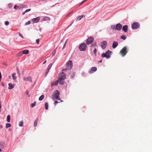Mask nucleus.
Returning a JSON list of instances; mask_svg holds the SVG:
<instances>
[{
  "mask_svg": "<svg viewBox=\"0 0 152 152\" xmlns=\"http://www.w3.org/2000/svg\"><path fill=\"white\" fill-rule=\"evenodd\" d=\"M93 52L95 54V56H96V48H95L93 50Z\"/></svg>",
  "mask_w": 152,
  "mask_h": 152,
  "instance_id": "35",
  "label": "nucleus"
},
{
  "mask_svg": "<svg viewBox=\"0 0 152 152\" xmlns=\"http://www.w3.org/2000/svg\"><path fill=\"white\" fill-rule=\"evenodd\" d=\"M15 75H16V74L14 73L12 74V75L13 79L14 80H16L17 79V77L16 76H15Z\"/></svg>",
  "mask_w": 152,
  "mask_h": 152,
  "instance_id": "21",
  "label": "nucleus"
},
{
  "mask_svg": "<svg viewBox=\"0 0 152 152\" xmlns=\"http://www.w3.org/2000/svg\"><path fill=\"white\" fill-rule=\"evenodd\" d=\"M48 70H47V69H46V74H45V75H46L48 73Z\"/></svg>",
  "mask_w": 152,
  "mask_h": 152,
  "instance_id": "46",
  "label": "nucleus"
},
{
  "mask_svg": "<svg viewBox=\"0 0 152 152\" xmlns=\"http://www.w3.org/2000/svg\"><path fill=\"white\" fill-rule=\"evenodd\" d=\"M59 92L58 90H56V92L55 93L54 97L56 99L60 101V102H62V101L60 99V97L59 96Z\"/></svg>",
  "mask_w": 152,
  "mask_h": 152,
  "instance_id": "8",
  "label": "nucleus"
},
{
  "mask_svg": "<svg viewBox=\"0 0 152 152\" xmlns=\"http://www.w3.org/2000/svg\"><path fill=\"white\" fill-rule=\"evenodd\" d=\"M111 52L108 50L105 53H102L101 55L102 57L103 58L105 57L107 59H108L110 58V54Z\"/></svg>",
  "mask_w": 152,
  "mask_h": 152,
  "instance_id": "4",
  "label": "nucleus"
},
{
  "mask_svg": "<svg viewBox=\"0 0 152 152\" xmlns=\"http://www.w3.org/2000/svg\"><path fill=\"white\" fill-rule=\"evenodd\" d=\"M1 151V149H0V152Z\"/></svg>",
  "mask_w": 152,
  "mask_h": 152,
  "instance_id": "53",
  "label": "nucleus"
},
{
  "mask_svg": "<svg viewBox=\"0 0 152 152\" xmlns=\"http://www.w3.org/2000/svg\"><path fill=\"white\" fill-rule=\"evenodd\" d=\"M94 46H93V44H92V45H91V47H94Z\"/></svg>",
  "mask_w": 152,
  "mask_h": 152,
  "instance_id": "52",
  "label": "nucleus"
},
{
  "mask_svg": "<svg viewBox=\"0 0 152 152\" xmlns=\"http://www.w3.org/2000/svg\"><path fill=\"white\" fill-rule=\"evenodd\" d=\"M46 61H45L43 63V64H45V63H46Z\"/></svg>",
  "mask_w": 152,
  "mask_h": 152,
  "instance_id": "47",
  "label": "nucleus"
},
{
  "mask_svg": "<svg viewBox=\"0 0 152 152\" xmlns=\"http://www.w3.org/2000/svg\"><path fill=\"white\" fill-rule=\"evenodd\" d=\"M29 50H23L22 52L23 53V54H28L29 53Z\"/></svg>",
  "mask_w": 152,
  "mask_h": 152,
  "instance_id": "19",
  "label": "nucleus"
},
{
  "mask_svg": "<svg viewBox=\"0 0 152 152\" xmlns=\"http://www.w3.org/2000/svg\"><path fill=\"white\" fill-rule=\"evenodd\" d=\"M39 17H37L36 18H34L32 19V21L34 23H37L39 22Z\"/></svg>",
  "mask_w": 152,
  "mask_h": 152,
  "instance_id": "14",
  "label": "nucleus"
},
{
  "mask_svg": "<svg viewBox=\"0 0 152 152\" xmlns=\"http://www.w3.org/2000/svg\"><path fill=\"white\" fill-rule=\"evenodd\" d=\"M102 60H101L99 61H98V62L99 63V62H100V63H102Z\"/></svg>",
  "mask_w": 152,
  "mask_h": 152,
  "instance_id": "49",
  "label": "nucleus"
},
{
  "mask_svg": "<svg viewBox=\"0 0 152 152\" xmlns=\"http://www.w3.org/2000/svg\"><path fill=\"white\" fill-rule=\"evenodd\" d=\"M9 89H12L14 87V86L11 83H9Z\"/></svg>",
  "mask_w": 152,
  "mask_h": 152,
  "instance_id": "18",
  "label": "nucleus"
},
{
  "mask_svg": "<svg viewBox=\"0 0 152 152\" xmlns=\"http://www.w3.org/2000/svg\"><path fill=\"white\" fill-rule=\"evenodd\" d=\"M38 121V118L36 119L34 123V126L35 127L37 126V122Z\"/></svg>",
  "mask_w": 152,
  "mask_h": 152,
  "instance_id": "26",
  "label": "nucleus"
},
{
  "mask_svg": "<svg viewBox=\"0 0 152 152\" xmlns=\"http://www.w3.org/2000/svg\"><path fill=\"white\" fill-rule=\"evenodd\" d=\"M11 126V125L10 123H7L6 124V128H8L9 127H10Z\"/></svg>",
  "mask_w": 152,
  "mask_h": 152,
  "instance_id": "29",
  "label": "nucleus"
},
{
  "mask_svg": "<svg viewBox=\"0 0 152 152\" xmlns=\"http://www.w3.org/2000/svg\"><path fill=\"white\" fill-rule=\"evenodd\" d=\"M128 26L127 25L124 26L122 27L123 30L125 32H127L128 31Z\"/></svg>",
  "mask_w": 152,
  "mask_h": 152,
  "instance_id": "15",
  "label": "nucleus"
},
{
  "mask_svg": "<svg viewBox=\"0 0 152 152\" xmlns=\"http://www.w3.org/2000/svg\"><path fill=\"white\" fill-rule=\"evenodd\" d=\"M26 95L28 96V97L30 96V95L29 94V92L28 91H26Z\"/></svg>",
  "mask_w": 152,
  "mask_h": 152,
  "instance_id": "43",
  "label": "nucleus"
},
{
  "mask_svg": "<svg viewBox=\"0 0 152 152\" xmlns=\"http://www.w3.org/2000/svg\"><path fill=\"white\" fill-rule=\"evenodd\" d=\"M10 115H8L7 116V121L8 122H9L10 121Z\"/></svg>",
  "mask_w": 152,
  "mask_h": 152,
  "instance_id": "24",
  "label": "nucleus"
},
{
  "mask_svg": "<svg viewBox=\"0 0 152 152\" xmlns=\"http://www.w3.org/2000/svg\"><path fill=\"white\" fill-rule=\"evenodd\" d=\"M36 102H35L34 103L31 104V107H33L35 105Z\"/></svg>",
  "mask_w": 152,
  "mask_h": 152,
  "instance_id": "33",
  "label": "nucleus"
},
{
  "mask_svg": "<svg viewBox=\"0 0 152 152\" xmlns=\"http://www.w3.org/2000/svg\"><path fill=\"white\" fill-rule=\"evenodd\" d=\"M66 74L64 72L60 73L59 75L58 81L59 83L61 85H63L64 82V80L66 78Z\"/></svg>",
  "mask_w": 152,
  "mask_h": 152,
  "instance_id": "1",
  "label": "nucleus"
},
{
  "mask_svg": "<svg viewBox=\"0 0 152 152\" xmlns=\"http://www.w3.org/2000/svg\"><path fill=\"white\" fill-rule=\"evenodd\" d=\"M25 13H26V12H25V11L24 12H23V13L22 15H24Z\"/></svg>",
  "mask_w": 152,
  "mask_h": 152,
  "instance_id": "50",
  "label": "nucleus"
},
{
  "mask_svg": "<svg viewBox=\"0 0 152 152\" xmlns=\"http://www.w3.org/2000/svg\"><path fill=\"white\" fill-rule=\"evenodd\" d=\"M28 7L26 5H24V7Z\"/></svg>",
  "mask_w": 152,
  "mask_h": 152,
  "instance_id": "48",
  "label": "nucleus"
},
{
  "mask_svg": "<svg viewBox=\"0 0 152 152\" xmlns=\"http://www.w3.org/2000/svg\"><path fill=\"white\" fill-rule=\"evenodd\" d=\"M48 104L47 102H46L45 104V109L46 110H47L48 109Z\"/></svg>",
  "mask_w": 152,
  "mask_h": 152,
  "instance_id": "27",
  "label": "nucleus"
},
{
  "mask_svg": "<svg viewBox=\"0 0 152 152\" xmlns=\"http://www.w3.org/2000/svg\"><path fill=\"white\" fill-rule=\"evenodd\" d=\"M97 68L96 67H93L91 68L90 70L88 72L89 73H92L96 71L97 70Z\"/></svg>",
  "mask_w": 152,
  "mask_h": 152,
  "instance_id": "11",
  "label": "nucleus"
},
{
  "mask_svg": "<svg viewBox=\"0 0 152 152\" xmlns=\"http://www.w3.org/2000/svg\"><path fill=\"white\" fill-rule=\"evenodd\" d=\"M23 121H20L19 122V125L20 126H22L23 125Z\"/></svg>",
  "mask_w": 152,
  "mask_h": 152,
  "instance_id": "28",
  "label": "nucleus"
},
{
  "mask_svg": "<svg viewBox=\"0 0 152 152\" xmlns=\"http://www.w3.org/2000/svg\"><path fill=\"white\" fill-rule=\"evenodd\" d=\"M23 53L22 51H20L17 54V56H21L23 55Z\"/></svg>",
  "mask_w": 152,
  "mask_h": 152,
  "instance_id": "23",
  "label": "nucleus"
},
{
  "mask_svg": "<svg viewBox=\"0 0 152 152\" xmlns=\"http://www.w3.org/2000/svg\"><path fill=\"white\" fill-rule=\"evenodd\" d=\"M122 28V26L121 24L119 23L116 25V30L120 31L121 29Z\"/></svg>",
  "mask_w": 152,
  "mask_h": 152,
  "instance_id": "12",
  "label": "nucleus"
},
{
  "mask_svg": "<svg viewBox=\"0 0 152 152\" xmlns=\"http://www.w3.org/2000/svg\"><path fill=\"white\" fill-rule=\"evenodd\" d=\"M8 7H9V8H10L11 7H12V4H9Z\"/></svg>",
  "mask_w": 152,
  "mask_h": 152,
  "instance_id": "44",
  "label": "nucleus"
},
{
  "mask_svg": "<svg viewBox=\"0 0 152 152\" xmlns=\"http://www.w3.org/2000/svg\"><path fill=\"white\" fill-rule=\"evenodd\" d=\"M128 52V50L126 47H124L120 52L121 56L124 57L125 56Z\"/></svg>",
  "mask_w": 152,
  "mask_h": 152,
  "instance_id": "5",
  "label": "nucleus"
},
{
  "mask_svg": "<svg viewBox=\"0 0 152 152\" xmlns=\"http://www.w3.org/2000/svg\"><path fill=\"white\" fill-rule=\"evenodd\" d=\"M39 39H37L36 40V42L37 44H39Z\"/></svg>",
  "mask_w": 152,
  "mask_h": 152,
  "instance_id": "38",
  "label": "nucleus"
},
{
  "mask_svg": "<svg viewBox=\"0 0 152 152\" xmlns=\"http://www.w3.org/2000/svg\"><path fill=\"white\" fill-rule=\"evenodd\" d=\"M85 17V16L84 15H82L80 16H79L77 18V20H80L81 19V18H83V17Z\"/></svg>",
  "mask_w": 152,
  "mask_h": 152,
  "instance_id": "20",
  "label": "nucleus"
},
{
  "mask_svg": "<svg viewBox=\"0 0 152 152\" xmlns=\"http://www.w3.org/2000/svg\"><path fill=\"white\" fill-rule=\"evenodd\" d=\"M58 83H59V81H58V80L52 83L51 84V86H57L58 84Z\"/></svg>",
  "mask_w": 152,
  "mask_h": 152,
  "instance_id": "17",
  "label": "nucleus"
},
{
  "mask_svg": "<svg viewBox=\"0 0 152 152\" xmlns=\"http://www.w3.org/2000/svg\"><path fill=\"white\" fill-rule=\"evenodd\" d=\"M111 52L108 50L105 53H102L101 55L102 57L103 58L105 57L107 59H108L110 58V54Z\"/></svg>",
  "mask_w": 152,
  "mask_h": 152,
  "instance_id": "3",
  "label": "nucleus"
},
{
  "mask_svg": "<svg viewBox=\"0 0 152 152\" xmlns=\"http://www.w3.org/2000/svg\"><path fill=\"white\" fill-rule=\"evenodd\" d=\"M23 78L24 81H29L31 83L32 82V80L31 76H29L27 77H23Z\"/></svg>",
  "mask_w": 152,
  "mask_h": 152,
  "instance_id": "10",
  "label": "nucleus"
},
{
  "mask_svg": "<svg viewBox=\"0 0 152 152\" xmlns=\"http://www.w3.org/2000/svg\"><path fill=\"white\" fill-rule=\"evenodd\" d=\"M111 29H113L114 30H116V26L115 25H112L111 26Z\"/></svg>",
  "mask_w": 152,
  "mask_h": 152,
  "instance_id": "30",
  "label": "nucleus"
},
{
  "mask_svg": "<svg viewBox=\"0 0 152 152\" xmlns=\"http://www.w3.org/2000/svg\"><path fill=\"white\" fill-rule=\"evenodd\" d=\"M4 65H5V63H4Z\"/></svg>",
  "mask_w": 152,
  "mask_h": 152,
  "instance_id": "55",
  "label": "nucleus"
},
{
  "mask_svg": "<svg viewBox=\"0 0 152 152\" xmlns=\"http://www.w3.org/2000/svg\"><path fill=\"white\" fill-rule=\"evenodd\" d=\"M19 7V6H17V5H15L14 6V8L15 9V10H17L18 9V8Z\"/></svg>",
  "mask_w": 152,
  "mask_h": 152,
  "instance_id": "37",
  "label": "nucleus"
},
{
  "mask_svg": "<svg viewBox=\"0 0 152 152\" xmlns=\"http://www.w3.org/2000/svg\"><path fill=\"white\" fill-rule=\"evenodd\" d=\"M140 24L138 23H134L132 25V28L133 29H136L139 28Z\"/></svg>",
  "mask_w": 152,
  "mask_h": 152,
  "instance_id": "7",
  "label": "nucleus"
},
{
  "mask_svg": "<svg viewBox=\"0 0 152 152\" xmlns=\"http://www.w3.org/2000/svg\"><path fill=\"white\" fill-rule=\"evenodd\" d=\"M52 64H49V65L48 66L47 68V70H48V72H49L50 69L51 67L52 66Z\"/></svg>",
  "mask_w": 152,
  "mask_h": 152,
  "instance_id": "22",
  "label": "nucleus"
},
{
  "mask_svg": "<svg viewBox=\"0 0 152 152\" xmlns=\"http://www.w3.org/2000/svg\"><path fill=\"white\" fill-rule=\"evenodd\" d=\"M56 52V49H55L52 53V56H53L55 54Z\"/></svg>",
  "mask_w": 152,
  "mask_h": 152,
  "instance_id": "32",
  "label": "nucleus"
},
{
  "mask_svg": "<svg viewBox=\"0 0 152 152\" xmlns=\"http://www.w3.org/2000/svg\"><path fill=\"white\" fill-rule=\"evenodd\" d=\"M17 71L18 72V74L20 75V72H19V70L18 68H17Z\"/></svg>",
  "mask_w": 152,
  "mask_h": 152,
  "instance_id": "40",
  "label": "nucleus"
},
{
  "mask_svg": "<svg viewBox=\"0 0 152 152\" xmlns=\"http://www.w3.org/2000/svg\"><path fill=\"white\" fill-rule=\"evenodd\" d=\"M95 46H96V43L95 44Z\"/></svg>",
  "mask_w": 152,
  "mask_h": 152,
  "instance_id": "54",
  "label": "nucleus"
},
{
  "mask_svg": "<svg viewBox=\"0 0 152 152\" xmlns=\"http://www.w3.org/2000/svg\"><path fill=\"white\" fill-rule=\"evenodd\" d=\"M31 23V21H29L26 23H25V25H29Z\"/></svg>",
  "mask_w": 152,
  "mask_h": 152,
  "instance_id": "34",
  "label": "nucleus"
},
{
  "mask_svg": "<svg viewBox=\"0 0 152 152\" xmlns=\"http://www.w3.org/2000/svg\"><path fill=\"white\" fill-rule=\"evenodd\" d=\"M58 103V102L57 101H55L54 103V104L55 105H56V104H57Z\"/></svg>",
  "mask_w": 152,
  "mask_h": 152,
  "instance_id": "45",
  "label": "nucleus"
},
{
  "mask_svg": "<svg viewBox=\"0 0 152 152\" xmlns=\"http://www.w3.org/2000/svg\"><path fill=\"white\" fill-rule=\"evenodd\" d=\"M87 0H84V1H82L81 3H80V5H81V4H83V3H84V2H85L86 1H87Z\"/></svg>",
  "mask_w": 152,
  "mask_h": 152,
  "instance_id": "39",
  "label": "nucleus"
},
{
  "mask_svg": "<svg viewBox=\"0 0 152 152\" xmlns=\"http://www.w3.org/2000/svg\"><path fill=\"white\" fill-rule=\"evenodd\" d=\"M118 45V42H117L115 41L113 43L112 47L114 49Z\"/></svg>",
  "mask_w": 152,
  "mask_h": 152,
  "instance_id": "16",
  "label": "nucleus"
},
{
  "mask_svg": "<svg viewBox=\"0 0 152 152\" xmlns=\"http://www.w3.org/2000/svg\"><path fill=\"white\" fill-rule=\"evenodd\" d=\"M87 46L85 43H82L79 46V48L81 51H85L86 49Z\"/></svg>",
  "mask_w": 152,
  "mask_h": 152,
  "instance_id": "6",
  "label": "nucleus"
},
{
  "mask_svg": "<svg viewBox=\"0 0 152 152\" xmlns=\"http://www.w3.org/2000/svg\"><path fill=\"white\" fill-rule=\"evenodd\" d=\"M31 10V9H29L27 10H26V11H25V12H26V13L27 12L30 11Z\"/></svg>",
  "mask_w": 152,
  "mask_h": 152,
  "instance_id": "42",
  "label": "nucleus"
},
{
  "mask_svg": "<svg viewBox=\"0 0 152 152\" xmlns=\"http://www.w3.org/2000/svg\"><path fill=\"white\" fill-rule=\"evenodd\" d=\"M93 40L94 38L92 37H89L87 40L86 44L87 45H89L91 44L92 43Z\"/></svg>",
  "mask_w": 152,
  "mask_h": 152,
  "instance_id": "9",
  "label": "nucleus"
},
{
  "mask_svg": "<svg viewBox=\"0 0 152 152\" xmlns=\"http://www.w3.org/2000/svg\"><path fill=\"white\" fill-rule=\"evenodd\" d=\"M66 68L65 69H63L62 71H65L71 69L72 66V63L71 61L69 60L66 63Z\"/></svg>",
  "mask_w": 152,
  "mask_h": 152,
  "instance_id": "2",
  "label": "nucleus"
},
{
  "mask_svg": "<svg viewBox=\"0 0 152 152\" xmlns=\"http://www.w3.org/2000/svg\"><path fill=\"white\" fill-rule=\"evenodd\" d=\"M19 35L21 38H23V35L21 33H19Z\"/></svg>",
  "mask_w": 152,
  "mask_h": 152,
  "instance_id": "41",
  "label": "nucleus"
},
{
  "mask_svg": "<svg viewBox=\"0 0 152 152\" xmlns=\"http://www.w3.org/2000/svg\"><path fill=\"white\" fill-rule=\"evenodd\" d=\"M126 37L125 36L123 35L121 36V38L123 40H125L126 39Z\"/></svg>",
  "mask_w": 152,
  "mask_h": 152,
  "instance_id": "31",
  "label": "nucleus"
},
{
  "mask_svg": "<svg viewBox=\"0 0 152 152\" xmlns=\"http://www.w3.org/2000/svg\"><path fill=\"white\" fill-rule=\"evenodd\" d=\"M44 96L43 95H42L39 98V101L42 100L44 98Z\"/></svg>",
  "mask_w": 152,
  "mask_h": 152,
  "instance_id": "25",
  "label": "nucleus"
},
{
  "mask_svg": "<svg viewBox=\"0 0 152 152\" xmlns=\"http://www.w3.org/2000/svg\"><path fill=\"white\" fill-rule=\"evenodd\" d=\"M65 44H64V47H63V48H64V47H65Z\"/></svg>",
  "mask_w": 152,
  "mask_h": 152,
  "instance_id": "51",
  "label": "nucleus"
},
{
  "mask_svg": "<svg viewBox=\"0 0 152 152\" xmlns=\"http://www.w3.org/2000/svg\"><path fill=\"white\" fill-rule=\"evenodd\" d=\"M9 24V23L8 21H6L5 22V24L6 26L8 25Z\"/></svg>",
  "mask_w": 152,
  "mask_h": 152,
  "instance_id": "36",
  "label": "nucleus"
},
{
  "mask_svg": "<svg viewBox=\"0 0 152 152\" xmlns=\"http://www.w3.org/2000/svg\"><path fill=\"white\" fill-rule=\"evenodd\" d=\"M107 45V42L106 41H104L102 42L101 46L103 49H104L106 47Z\"/></svg>",
  "mask_w": 152,
  "mask_h": 152,
  "instance_id": "13",
  "label": "nucleus"
}]
</instances>
